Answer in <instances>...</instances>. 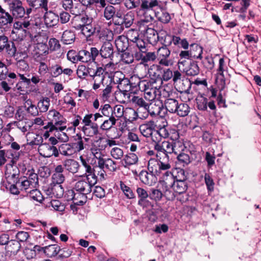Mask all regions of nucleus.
I'll use <instances>...</instances> for the list:
<instances>
[{
	"instance_id": "22",
	"label": "nucleus",
	"mask_w": 261,
	"mask_h": 261,
	"mask_svg": "<svg viewBox=\"0 0 261 261\" xmlns=\"http://www.w3.org/2000/svg\"><path fill=\"white\" fill-rule=\"evenodd\" d=\"M166 177V174L165 173L164 175L160 179V184L162 187L163 196H165L168 200L172 201L174 200L177 194L173 190L172 187H167L166 185L164 184V180Z\"/></svg>"
},
{
	"instance_id": "55",
	"label": "nucleus",
	"mask_w": 261,
	"mask_h": 261,
	"mask_svg": "<svg viewBox=\"0 0 261 261\" xmlns=\"http://www.w3.org/2000/svg\"><path fill=\"white\" fill-rule=\"evenodd\" d=\"M120 188L123 192L125 196L128 199L134 198L135 196L133 190L127 186L122 181L120 182Z\"/></svg>"
},
{
	"instance_id": "26",
	"label": "nucleus",
	"mask_w": 261,
	"mask_h": 261,
	"mask_svg": "<svg viewBox=\"0 0 261 261\" xmlns=\"http://www.w3.org/2000/svg\"><path fill=\"white\" fill-rule=\"evenodd\" d=\"M17 185L19 187L22 196L26 195L31 191V190L37 188V186L34 185L33 182L32 183L31 181H28L27 179L17 181Z\"/></svg>"
},
{
	"instance_id": "14",
	"label": "nucleus",
	"mask_w": 261,
	"mask_h": 261,
	"mask_svg": "<svg viewBox=\"0 0 261 261\" xmlns=\"http://www.w3.org/2000/svg\"><path fill=\"white\" fill-rule=\"evenodd\" d=\"M156 124L153 121H149L145 123L142 124L139 126V130L141 134L145 137H152L153 141L156 142H159V139L156 138L154 139L153 134L155 135V131L156 128Z\"/></svg>"
},
{
	"instance_id": "47",
	"label": "nucleus",
	"mask_w": 261,
	"mask_h": 261,
	"mask_svg": "<svg viewBox=\"0 0 261 261\" xmlns=\"http://www.w3.org/2000/svg\"><path fill=\"white\" fill-rule=\"evenodd\" d=\"M50 106V99L48 97H43L40 100L37 104V107L40 113L46 112Z\"/></svg>"
},
{
	"instance_id": "45",
	"label": "nucleus",
	"mask_w": 261,
	"mask_h": 261,
	"mask_svg": "<svg viewBox=\"0 0 261 261\" xmlns=\"http://www.w3.org/2000/svg\"><path fill=\"white\" fill-rule=\"evenodd\" d=\"M14 124L23 133L28 132L32 126V124H29L27 119L15 121Z\"/></svg>"
},
{
	"instance_id": "6",
	"label": "nucleus",
	"mask_w": 261,
	"mask_h": 261,
	"mask_svg": "<svg viewBox=\"0 0 261 261\" xmlns=\"http://www.w3.org/2000/svg\"><path fill=\"white\" fill-rule=\"evenodd\" d=\"M48 115L51 121L48 122L44 128L47 129H48L49 132L57 129L58 126L62 125L65 122L63 116L55 110H50Z\"/></svg>"
},
{
	"instance_id": "19",
	"label": "nucleus",
	"mask_w": 261,
	"mask_h": 261,
	"mask_svg": "<svg viewBox=\"0 0 261 261\" xmlns=\"http://www.w3.org/2000/svg\"><path fill=\"white\" fill-rule=\"evenodd\" d=\"M170 50L164 45L160 47L157 50L156 57L160 60L159 63L161 65L168 66L170 64V61L168 59L170 55Z\"/></svg>"
},
{
	"instance_id": "58",
	"label": "nucleus",
	"mask_w": 261,
	"mask_h": 261,
	"mask_svg": "<svg viewBox=\"0 0 261 261\" xmlns=\"http://www.w3.org/2000/svg\"><path fill=\"white\" fill-rule=\"evenodd\" d=\"M197 107L201 111H206L207 108V99L202 96L196 99Z\"/></svg>"
},
{
	"instance_id": "54",
	"label": "nucleus",
	"mask_w": 261,
	"mask_h": 261,
	"mask_svg": "<svg viewBox=\"0 0 261 261\" xmlns=\"http://www.w3.org/2000/svg\"><path fill=\"white\" fill-rule=\"evenodd\" d=\"M110 154L113 159L119 160H121L123 156L124 152L121 148L118 147H114L111 149Z\"/></svg>"
},
{
	"instance_id": "21",
	"label": "nucleus",
	"mask_w": 261,
	"mask_h": 261,
	"mask_svg": "<svg viewBox=\"0 0 261 261\" xmlns=\"http://www.w3.org/2000/svg\"><path fill=\"white\" fill-rule=\"evenodd\" d=\"M44 15V23L47 28H53L57 25L59 22V18L58 14L52 11H45Z\"/></svg>"
},
{
	"instance_id": "37",
	"label": "nucleus",
	"mask_w": 261,
	"mask_h": 261,
	"mask_svg": "<svg viewBox=\"0 0 261 261\" xmlns=\"http://www.w3.org/2000/svg\"><path fill=\"white\" fill-rule=\"evenodd\" d=\"M24 196L28 197L31 200L39 203H42L44 200L42 193L36 188L31 190V191Z\"/></svg>"
},
{
	"instance_id": "4",
	"label": "nucleus",
	"mask_w": 261,
	"mask_h": 261,
	"mask_svg": "<svg viewBox=\"0 0 261 261\" xmlns=\"http://www.w3.org/2000/svg\"><path fill=\"white\" fill-rule=\"evenodd\" d=\"M126 38L128 42L129 41V47L134 49V51L138 53V50L140 52L144 53L147 51L146 43L144 40L139 37L137 31L134 30H129Z\"/></svg>"
},
{
	"instance_id": "30",
	"label": "nucleus",
	"mask_w": 261,
	"mask_h": 261,
	"mask_svg": "<svg viewBox=\"0 0 261 261\" xmlns=\"http://www.w3.org/2000/svg\"><path fill=\"white\" fill-rule=\"evenodd\" d=\"M21 81L18 82L15 86V88L20 92H27L30 86V79L27 78L23 74H18Z\"/></svg>"
},
{
	"instance_id": "36",
	"label": "nucleus",
	"mask_w": 261,
	"mask_h": 261,
	"mask_svg": "<svg viewBox=\"0 0 261 261\" xmlns=\"http://www.w3.org/2000/svg\"><path fill=\"white\" fill-rule=\"evenodd\" d=\"M178 103L177 100L170 98L165 100L164 105L167 111H168L170 113H175L176 109L178 108L177 106Z\"/></svg>"
},
{
	"instance_id": "40",
	"label": "nucleus",
	"mask_w": 261,
	"mask_h": 261,
	"mask_svg": "<svg viewBox=\"0 0 261 261\" xmlns=\"http://www.w3.org/2000/svg\"><path fill=\"white\" fill-rule=\"evenodd\" d=\"M44 252L49 256H54L60 252V247L56 244L50 245L42 248Z\"/></svg>"
},
{
	"instance_id": "8",
	"label": "nucleus",
	"mask_w": 261,
	"mask_h": 261,
	"mask_svg": "<svg viewBox=\"0 0 261 261\" xmlns=\"http://www.w3.org/2000/svg\"><path fill=\"white\" fill-rule=\"evenodd\" d=\"M87 194L72 189L67 191L66 196L68 201L72 200L75 205H82L87 201Z\"/></svg>"
},
{
	"instance_id": "7",
	"label": "nucleus",
	"mask_w": 261,
	"mask_h": 261,
	"mask_svg": "<svg viewBox=\"0 0 261 261\" xmlns=\"http://www.w3.org/2000/svg\"><path fill=\"white\" fill-rule=\"evenodd\" d=\"M152 24H145L143 21L138 22V29L140 34L145 37L150 43L155 42L158 39L156 31L152 27Z\"/></svg>"
},
{
	"instance_id": "60",
	"label": "nucleus",
	"mask_w": 261,
	"mask_h": 261,
	"mask_svg": "<svg viewBox=\"0 0 261 261\" xmlns=\"http://www.w3.org/2000/svg\"><path fill=\"white\" fill-rule=\"evenodd\" d=\"M5 49L7 54L10 57H15L16 56L17 48L13 41H10L9 44L5 47Z\"/></svg>"
},
{
	"instance_id": "34",
	"label": "nucleus",
	"mask_w": 261,
	"mask_h": 261,
	"mask_svg": "<svg viewBox=\"0 0 261 261\" xmlns=\"http://www.w3.org/2000/svg\"><path fill=\"white\" fill-rule=\"evenodd\" d=\"M82 130L86 137H92L98 133V127L96 123L91 124L88 126H83Z\"/></svg>"
},
{
	"instance_id": "2",
	"label": "nucleus",
	"mask_w": 261,
	"mask_h": 261,
	"mask_svg": "<svg viewBox=\"0 0 261 261\" xmlns=\"http://www.w3.org/2000/svg\"><path fill=\"white\" fill-rule=\"evenodd\" d=\"M132 80L137 81V85L141 92H144V98L148 101H152L161 94V89L155 81L141 79L136 76H132Z\"/></svg>"
},
{
	"instance_id": "11",
	"label": "nucleus",
	"mask_w": 261,
	"mask_h": 261,
	"mask_svg": "<svg viewBox=\"0 0 261 261\" xmlns=\"http://www.w3.org/2000/svg\"><path fill=\"white\" fill-rule=\"evenodd\" d=\"M99 54L102 58L108 59L111 60L105 66V68L112 66L114 67V64L112 62L114 57L113 46L111 43L109 42H105L101 47L99 50Z\"/></svg>"
},
{
	"instance_id": "39",
	"label": "nucleus",
	"mask_w": 261,
	"mask_h": 261,
	"mask_svg": "<svg viewBox=\"0 0 261 261\" xmlns=\"http://www.w3.org/2000/svg\"><path fill=\"white\" fill-rule=\"evenodd\" d=\"M27 2L32 7L41 8L44 11L48 10V0H27Z\"/></svg>"
},
{
	"instance_id": "24",
	"label": "nucleus",
	"mask_w": 261,
	"mask_h": 261,
	"mask_svg": "<svg viewBox=\"0 0 261 261\" xmlns=\"http://www.w3.org/2000/svg\"><path fill=\"white\" fill-rule=\"evenodd\" d=\"M163 105L160 100H154L147 105V109L150 116L153 117L158 115L162 116V111L164 110Z\"/></svg>"
},
{
	"instance_id": "48",
	"label": "nucleus",
	"mask_w": 261,
	"mask_h": 261,
	"mask_svg": "<svg viewBox=\"0 0 261 261\" xmlns=\"http://www.w3.org/2000/svg\"><path fill=\"white\" fill-rule=\"evenodd\" d=\"M172 145L173 153L176 155L182 152V151H183L186 148L184 143L181 141L178 140H172Z\"/></svg>"
},
{
	"instance_id": "52",
	"label": "nucleus",
	"mask_w": 261,
	"mask_h": 261,
	"mask_svg": "<svg viewBox=\"0 0 261 261\" xmlns=\"http://www.w3.org/2000/svg\"><path fill=\"white\" fill-rule=\"evenodd\" d=\"M125 118L129 121L132 122L138 118L137 110L135 111L133 108H127L125 111Z\"/></svg>"
},
{
	"instance_id": "18",
	"label": "nucleus",
	"mask_w": 261,
	"mask_h": 261,
	"mask_svg": "<svg viewBox=\"0 0 261 261\" xmlns=\"http://www.w3.org/2000/svg\"><path fill=\"white\" fill-rule=\"evenodd\" d=\"M9 7L13 15L17 18H21L25 14V11L21 1L20 0H11L9 3Z\"/></svg>"
},
{
	"instance_id": "50",
	"label": "nucleus",
	"mask_w": 261,
	"mask_h": 261,
	"mask_svg": "<svg viewBox=\"0 0 261 261\" xmlns=\"http://www.w3.org/2000/svg\"><path fill=\"white\" fill-rule=\"evenodd\" d=\"M113 116L117 121L121 118L124 115H125V111L124 107L121 105L115 106L112 108Z\"/></svg>"
},
{
	"instance_id": "32",
	"label": "nucleus",
	"mask_w": 261,
	"mask_h": 261,
	"mask_svg": "<svg viewBox=\"0 0 261 261\" xmlns=\"http://www.w3.org/2000/svg\"><path fill=\"white\" fill-rule=\"evenodd\" d=\"M138 162V156L134 153H130L124 156L123 159L121 161V163L125 168H127L130 166L137 164Z\"/></svg>"
},
{
	"instance_id": "17",
	"label": "nucleus",
	"mask_w": 261,
	"mask_h": 261,
	"mask_svg": "<svg viewBox=\"0 0 261 261\" xmlns=\"http://www.w3.org/2000/svg\"><path fill=\"white\" fill-rule=\"evenodd\" d=\"M8 153L10 152L12 155L13 158L11 160L12 164H7L6 165V175H8V177L11 176L12 178H15L16 176L18 175L19 169L16 166H14L16 163L17 160L19 158V153L16 152H12L11 150L8 151Z\"/></svg>"
},
{
	"instance_id": "38",
	"label": "nucleus",
	"mask_w": 261,
	"mask_h": 261,
	"mask_svg": "<svg viewBox=\"0 0 261 261\" xmlns=\"http://www.w3.org/2000/svg\"><path fill=\"white\" fill-rule=\"evenodd\" d=\"M139 13L143 15L142 18L139 21H143L145 24H147L153 19L152 14H154V11L152 10L141 8Z\"/></svg>"
},
{
	"instance_id": "46",
	"label": "nucleus",
	"mask_w": 261,
	"mask_h": 261,
	"mask_svg": "<svg viewBox=\"0 0 261 261\" xmlns=\"http://www.w3.org/2000/svg\"><path fill=\"white\" fill-rule=\"evenodd\" d=\"M160 68L159 66H153L148 69V73L150 76H152L150 80H153L157 83L158 80L162 83V78L159 74Z\"/></svg>"
},
{
	"instance_id": "51",
	"label": "nucleus",
	"mask_w": 261,
	"mask_h": 261,
	"mask_svg": "<svg viewBox=\"0 0 261 261\" xmlns=\"http://www.w3.org/2000/svg\"><path fill=\"white\" fill-rule=\"evenodd\" d=\"M116 121L113 117L108 118L103 122L100 128L103 130H109L116 124Z\"/></svg>"
},
{
	"instance_id": "13",
	"label": "nucleus",
	"mask_w": 261,
	"mask_h": 261,
	"mask_svg": "<svg viewBox=\"0 0 261 261\" xmlns=\"http://www.w3.org/2000/svg\"><path fill=\"white\" fill-rule=\"evenodd\" d=\"M38 151L40 154L44 158H49L53 156L58 158L59 156L58 148L56 146L49 145L47 143L40 144L38 147Z\"/></svg>"
},
{
	"instance_id": "35",
	"label": "nucleus",
	"mask_w": 261,
	"mask_h": 261,
	"mask_svg": "<svg viewBox=\"0 0 261 261\" xmlns=\"http://www.w3.org/2000/svg\"><path fill=\"white\" fill-rule=\"evenodd\" d=\"M137 57H138L141 60V63H147L150 61H153L155 60L156 55L154 52H148L146 51L144 53L140 52L138 50Z\"/></svg>"
},
{
	"instance_id": "56",
	"label": "nucleus",
	"mask_w": 261,
	"mask_h": 261,
	"mask_svg": "<svg viewBox=\"0 0 261 261\" xmlns=\"http://www.w3.org/2000/svg\"><path fill=\"white\" fill-rule=\"evenodd\" d=\"M115 14V8L111 5H108L106 7L103 15L106 19L110 20L113 19Z\"/></svg>"
},
{
	"instance_id": "61",
	"label": "nucleus",
	"mask_w": 261,
	"mask_h": 261,
	"mask_svg": "<svg viewBox=\"0 0 261 261\" xmlns=\"http://www.w3.org/2000/svg\"><path fill=\"white\" fill-rule=\"evenodd\" d=\"M242 7L238 8H232L231 9V12H237L241 13H245L246 12L247 9L250 5V0H242L241 2Z\"/></svg>"
},
{
	"instance_id": "33",
	"label": "nucleus",
	"mask_w": 261,
	"mask_h": 261,
	"mask_svg": "<svg viewBox=\"0 0 261 261\" xmlns=\"http://www.w3.org/2000/svg\"><path fill=\"white\" fill-rule=\"evenodd\" d=\"M75 35L72 31L67 30L63 32L61 37V41L65 44L69 45L74 43Z\"/></svg>"
},
{
	"instance_id": "3",
	"label": "nucleus",
	"mask_w": 261,
	"mask_h": 261,
	"mask_svg": "<svg viewBox=\"0 0 261 261\" xmlns=\"http://www.w3.org/2000/svg\"><path fill=\"white\" fill-rule=\"evenodd\" d=\"M166 177L164 180V184L167 187H172L173 190L177 195H181L186 192L188 185L186 180L176 179L170 170H167L165 172Z\"/></svg>"
},
{
	"instance_id": "49",
	"label": "nucleus",
	"mask_w": 261,
	"mask_h": 261,
	"mask_svg": "<svg viewBox=\"0 0 261 261\" xmlns=\"http://www.w3.org/2000/svg\"><path fill=\"white\" fill-rule=\"evenodd\" d=\"M154 14L158 20L162 23H168L171 20L170 15L166 11H162L161 14L158 11H155Z\"/></svg>"
},
{
	"instance_id": "15",
	"label": "nucleus",
	"mask_w": 261,
	"mask_h": 261,
	"mask_svg": "<svg viewBox=\"0 0 261 261\" xmlns=\"http://www.w3.org/2000/svg\"><path fill=\"white\" fill-rule=\"evenodd\" d=\"M97 181L94 179L87 180V178L77 181L73 189L78 192H82L86 194H89L92 190L93 186L96 184Z\"/></svg>"
},
{
	"instance_id": "31",
	"label": "nucleus",
	"mask_w": 261,
	"mask_h": 261,
	"mask_svg": "<svg viewBox=\"0 0 261 261\" xmlns=\"http://www.w3.org/2000/svg\"><path fill=\"white\" fill-rule=\"evenodd\" d=\"M21 245L19 242L16 240H11L6 246L7 253L11 255H16L20 250Z\"/></svg>"
},
{
	"instance_id": "59",
	"label": "nucleus",
	"mask_w": 261,
	"mask_h": 261,
	"mask_svg": "<svg viewBox=\"0 0 261 261\" xmlns=\"http://www.w3.org/2000/svg\"><path fill=\"white\" fill-rule=\"evenodd\" d=\"M99 110L101 111V114L105 117L110 118L113 117L112 107L109 104H105L103 106H101Z\"/></svg>"
},
{
	"instance_id": "63",
	"label": "nucleus",
	"mask_w": 261,
	"mask_h": 261,
	"mask_svg": "<svg viewBox=\"0 0 261 261\" xmlns=\"http://www.w3.org/2000/svg\"><path fill=\"white\" fill-rule=\"evenodd\" d=\"M181 82V85L179 87L180 92L189 93L192 85L191 81L188 79H186L182 80Z\"/></svg>"
},
{
	"instance_id": "5",
	"label": "nucleus",
	"mask_w": 261,
	"mask_h": 261,
	"mask_svg": "<svg viewBox=\"0 0 261 261\" xmlns=\"http://www.w3.org/2000/svg\"><path fill=\"white\" fill-rule=\"evenodd\" d=\"M203 48L197 44L193 43L190 45L189 50H181L179 54V58L185 59H202Z\"/></svg>"
},
{
	"instance_id": "57",
	"label": "nucleus",
	"mask_w": 261,
	"mask_h": 261,
	"mask_svg": "<svg viewBox=\"0 0 261 261\" xmlns=\"http://www.w3.org/2000/svg\"><path fill=\"white\" fill-rule=\"evenodd\" d=\"M134 20V16L132 12L127 13L123 17V19L121 23L124 24L126 28H128L133 23Z\"/></svg>"
},
{
	"instance_id": "20",
	"label": "nucleus",
	"mask_w": 261,
	"mask_h": 261,
	"mask_svg": "<svg viewBox=\"0 0 261 261\" xmlns=\"http://www.w3.org/2000/svg\"><path fill=\"white\" fill-rule=\"evenodd\" d=\"M141 8L144 9H149L153 11H162L163 9V4L159 0H141Z\"/></svg>"
},
{
	"instance_id": "64",
	"label": "nucleus",
	"mask_w": 261,
	"mask_h": 261,
	"mask_svg": "<svg viewBox=\"0 0 261 261\" xmlns=\"http://www.w3.org/2000/svg\"><path fill=\"white\" fill-rule=\"evenodd\" d=\"M103 167H106L110 171H115L117 169V163L111 158H107L103 164Z\"/></svg>"
},
{
	"instance_id": "41",
	"label": "nucleus",
	"mask_w": 261,
	"mask_h": 261,
	"mask_svg": "<svg viewBox=\"0 0 261 261\" xmlns=\"http://www.w3.org/2000/svg\"><path fill=\"white\" fill-rule=\"evenodd\" d=\"M62 67L58 64L49 63L48 71L50 75L54 77H57L62 74Z\"/></svg>"
},
{
	"instance_id": "29",
	"label": "nucleus",
	"mask_w": 261,
	"mask_h": 261,
	"mask_svg": "<svg viewBox=\"0 0 261 261\" xmlns=\"http://www.w3.org/2000/svg\"><path fill=\"white\" fill-rule=\"evenodd\" d=\"M115 45L118 51L123 52L125 51L129 46V42L126 36L120 35L115 39Z\"/></svg>"
},
{
	"instance_id": "23",
	"label": "nucleus",
	"mask_w": 261,
	"mask_h": 261,
	"mask_svg": "<svg viewBox=\"0 0 261 261\" xmlns=\"http://www.w3.org/2000/svg\"><path fill=\"white\" fill-rule=\"evenodd\" d=\"M137 87V81H132V77L130 80L125 77L117 86L119 90L124 94H126V93L130 90L131 87Z\"/></svg>"
},
{
	"instance_id": "9",
	"label": "nucleus",
	"mask_w": 261,
	"mask_h": 261,
	"mask_svg": "<svg viewBox=\"0 0 261 261\" xmlns=\"http://www.w3.org/2000/svg\"><path fill=\"white\" fill-rule=\"evenodd\" d=\"M105 69L101 67H97L95 70L93 68V72L90 75L94 81L93 85V89L95 90L101 87V86L105 87L104 82L105 80Z\"/></svg>"
},
{
	"instance_id": "16",
	"label": "nucleus",
	"mask_w": 261,
	"mask_h": 261,
	"mask_svg": "<svg viewBox=\"0 0 261 261\" xmlns=\"http://www.w3.org/2000/svg\"><path fill=\"white\" fill-rule=\"evenodd\" d=\"M71 13L76 16L74 28L77 30H80V29L92 22V19L87 15H80L79 11L76 12L75 10H72Z\"/></svg>"
},
{
	"instance_id": "62",
	"label": "nucleus",
	"mask_w": 261,
	"mask_h": 261,
	"mask_svg": "<svg viewBox=\"0 0 261 261\" xmlns=\"http://www.w3.org/2000/svg\"><path fill=\"white\" fill-rule=\"evenodd\" d=\"M150 199L155 201H160L163 196L162 192L158 189L152 188L150 189V192L149 194Z\"/></svg>"
},
{
	"instance_id": "10",
	"label": "nucleus",
	"mask_w": 261,
	"mask_h": 261,
	"mask_svg": "<svg viewBox=\"0 0 261 261\" xmlns=\"http://www.w3.org/2000/svg\"><path fill=\"white\" fill-rule=\"evenodd\" d=\"M99 55V50L96 47H91L90 50H81L79 52L80 61L83 63L93 62L96 64L95 59Z\"/></svg>"
},
{
	"instance_id": "1",
	"label": "nucleus",
	"mask_w": 261,
	"mask_h": 261,
	"mask_svg": "<svg viewBox=\"0 0 261 261\" xmlns=\"http://www.w3.org/2000/svg\"><path fill=\"white\" fill-rule=\"evenodd\" d=\"M171 167V162L167 155L165 158H160L159 160L151 158L148 162V171L142 170L138 176L142 183L151 186L156 182V176L162 177L166 171L170 170Z\"/></svg>"
},
{
	"instance_id": "27",
	"label": "nucleus",
	"mask_w": 261,
	"mask_h": 261,
	"mask_svg": "<svg viewBox=\"0 0 261 261\" xmlns=\"http://www.w3.org/2000/svg\"><path fill=\"white\" fill-rule=\"evenodd\" d=\"M75 149L72 143H63L58 147V152L64 156H70L75 153Z\"/></svg>"
},
{
	"instance_id": "44",
	"label": "nucleus",
	"mask_w": 261,
	"mask_h": 261,
	"mask_svg": "<svg viewBox=\"0 0 261 261\" xmlns=\"http://www.w3.org/2000/svg\"><path fill=\"white\" fill-rule=\"evenodd\" d=\"M28 141L31 145H40V144L42 142V137L36 135L33 133H28L27 134Z\"/></svg>"
},
{
	"instance_id": "28",
	"label": "nucleus",
	"mask_w": 261,
	"mask_h": 261,
	"mask_svg": "<svg viewBox=\"0 0 261 261\" xmlns=\"http://www.w3.org/2000/svg\"><path fill=\"white\" fill-rule=\"evenodd\" d=\"M92 72H93V68L90 67V64H88V66L80 65L76 70L77 75L81 79H86L88 76L90 77Z\"/></svg>"
},
{
	"instance_id": "43",
	"label": "nucleus",
	"mask_w": 261,
	"mask_h": 261,
	"mask_svg": "<svg viewBox=\"0 0 261 261\" xmlns=\"http://www.w3.org/2000/svg\"><path fill=\"white\" fill-rule=\"evenodd\" d=\"M186 74L188 76H195L199 73V68L196 62H191L189 67L185 69H183Z\"/></svg>"
},
{
	"instance_id": "42",
	"label": "nucleus",
	"mask_w": 261,
	"mask_h": 261,
	"mask_svg": "<svg viewBox=\"0 0 261 261\" xmlns=\"http://www.w3.org/2000/svg\"><path fill=\"white\" fill-rule=\"evenodd\" d=\"M178 108L176 109V112L180 117H185L187 116L189 112L190 108L187 103L180 102L178 103L177 106Z\"/></svg>"
},
{
	"instance_id": "12",
	"label": "nucleus",
	"mask_w": 261,
	"mask_h": 261,
	"mask_svg": "<svg viewBox=\"0 0 261 261\" xmlns=\"http://www.w3.org/2000/svg\"><path fill=\"white\" fill-rule=\"evenodd\" d=\"M80 160L82 163V166L84 168L85 173L84 174L81 175V177L87 178V180L93 179L94 180L97 181V167L96 166L92 167L89 164V160L85 159L83 156L80 157Z\"/></svg>"
},
{
	"instance_id": "25",
	"label": "nucleus",
	"mask_w": 261,
	"mask_h": 261,
	"mask_svg": "<svg viewBox=\"0 0 261 261\" xmlns=\"http://www.w3.org/2000/svg\"><path fill=\"white\" fill-rule=\"evenodd\" d=\"M63 165L66 170L69 172L75 174L79 171L80 164L74 159H66L63 162Z\"/></svg>"
},
{
	"instance_id": "53",
	"label": "nucleus",
	"mask_w": 261,
	"mask_h": 261,
	"mask_svg": "<svg viewBox=\"0 0 261 261\" xmlns=\"http://www.w3.org/2000/svg\"><path fill=\"white\" fill-rule=\"evenodd\" d=\"M104 84L105 86H106V88L103 89L101 95L103 99H107L110 97V93L112 92L113 87L112 81L107 80L106 81L104 82Z\"/></svg>"
}]
</instances>
